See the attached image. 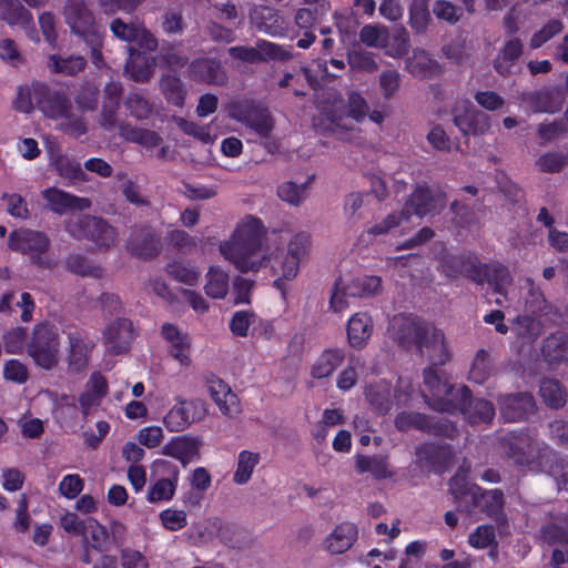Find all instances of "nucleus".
<instances>
[{
    "label": "nucleus",
    "instance_id": "4be33fe9",
    "mask_svg": "<svg viewBox=\"0 0 568 568\" xmlns=\"http://www.w3.org/2000/svg\"><path fill=\"white\" fill-rule=\"evenodd\" d=\"M252 23L262 32L272 37H283L286 33L284 20L278 12L270 7L260 6L254 8L250 14Z\"/></svg>",
    "mask_w": 568,
    "mask_h": 568
},
{
    "label": "nucleus",
    "instance_id": "20e7f679",
    "mask_svg": "<svg viewBox=\"0 0 568 568\" xmlns=\"http://www.w3.org/2000/svg\"><path fill=\"white\" fill-rule=\"evenodd\" d=\"M449 489L458 500V507L469 513L477 510L489 515L497 514L503 506V494L497 490H481L478 486H468L464 474L458 473L450 480Z\"/></svg>",
    "mask_w": 568,
    "mask_h": 568
},
{
    "label": "nucleus",
    "instance_id": "9b49d317",
    "mask_svg": "<svg viewBox=\"0 0 568 568\" xmlns=\"http://www.w3.org/2000/svg\"><path fill=\"white\" fill-rule=\"evenodd\" d=\"M229 54L234 59L248 63H256L268 59L284 61L292 57L286 48L268 41H261L256 47H231Z\"/></svg>",
    "mask_w": 568,
    "mask_h": 568
},
{
    "label": "nucleus",
    "instance_id": "e433bc0d",
    "mask_svg": "<svg viewBox=\"0 0 568 568\" xmlns=\"http://www.w3.org/2000/svg\"><path fill=\"white\" fill-rule=\"evenodd\" d=\"M479 273L493 287L494 293L507 298V286L510 284V276L505 266L499 264L483 265Z\"/></svg>",
    "mask_w": 568,
    "mask_h": 568
},
{
    "label": "nucleus",
    "instance_id": "0e129e2a",
    "mask_svg": "<svg viewBox=\"0 0 568 568\" xmlns=\"http://www.w3.org/2000/svg\"><path fill=\"white\" fill-rule=\"evenodd\" d=\"M361 366L359 358L352 357L348 365L339 373L337 377V387L342 390L351 389L358 379L357 368Z\"/></svg>",
    "mask_w": 568,
    "mask_h": 568
},
{
    "label": "nucleus",
    "instance_id": "f704fd0d",
    "mask_svg": "<svg viewBox=\"0 0 568 568\" xmlns=\"http://www.w3.org/2000/svg\"><path fill=\"white\" fill-rule=\"evenodd\" d=\"M464 407H454L448 413H453L455 410H460L470 423H488L493 419L495 415V409L493 405L485 399H476L475 402L470 400V393L467 389V397L464 402Z\"/></svg>",
    "mask_w": 568,
    "mask_h": 568
},
{
    "label": "nucleus",
    "instance_id": "1a4fd4ad",
    "mask_svg": "<svg viewBox=\"0 0 568 568\" xmlns=\"http://www.w3.org/2000/svg\"><path fill=\"white\" fill-rule=\"evenodd\" d=\"M206 415L207 405L204 400H178L163 417V424L170 432H181L193 423L201 422Z\"/></svg>",
    "mask_w": 568,
    "mask_h": 568
},
{
    "label": "nucleus",
    "instance_id": "a211bd4d",
    "mask_svg": "<svg viewBox=\"0 0 568 568\" xmlns=\"http://www.w3.org/2000/svg\"><path fill=\"white\" fill-rule=\"evenodd\" d=\"M207 390L224 416L229 418L239 416L241 413L239 398L226 383L220 378H212L207 383Z\"/></svg>",
    "mask_w": 568,
    "mask_h": 568
},
{
    "label": "nucleus",
    "instance_id": "f257e3e1",
    "mask_svg": "<svg viewBox=\"0 0 568 568\" xmlns=\"http://www.w3.org/2000/svg\"><path fill=\"white\" fill-rule=\"evenodd\" d=\"M286 241L282 231H267L264 222L252 214L242 216L234 225L229 239L219 244V252L242 273H256L270 267L274 286L286 293V283L300 272V265L307 257L311 236L300 232L291 236L286 250L281 246Z\"/></svg>",
    "mask_w": 568,
    "mask_h": 568
},
{
    "label": "nucleus",
    "instance_id": "603ef678",
    "mask_svg": "<svg viewBox=\"0 0 568 568\" xmlns=\"http://www.w3.org/2000/svg\"><path fill=\"white\" fill-rule=\"evenodd\" d=\"M539 392L545 403L550 407L558 408L566 403V393L557 381L544 379Z\"/></svg>",
    "mask_w": 568,
    "mask_h": 568
},
{
    "label": "nucleus",
    "instance_id": "9d476101",
    "mask_svg": "<svg viewBox=\"0 0 568 568\" xmlns=\"http://www.w3.org/2000/svg\"><path fill=\"white\" fill-rule=\"evenodd\" d=\"M410 385L408 382L399 379L398 390L394 395L392 388L385 381H379L371 384L366 389V398L379 412H388L396 400L400 405H405L409 397Z\"/></svg>",
    "mask_w": 568,
    "mask_h": 568
},
{
    "label": "nucleus",
    "instance_id": "09e8293b",
    "mask_svg": "<svg viewBox=\"0 0 568 568\" xmlns=\"http://www.w3.org/2000/svg\"><path fill=\"white\" fill-rule=\"evenodd\" d=\"M400 73L395 69H386L378 75V88L384 100L393 99L400 89Z\"/></svg>",
    "mask_w": 568,
    "mask_h": 568
},
{
    "label": "nucleus",
    "instance_id": "7c9ffc66",
    "mask_svg": "<svg viewBox=\"0 0 568 568\" xmlns=\"http://www.w3.org/2000/svg\"><path fill=\"white\" fill-rule=\"evenodd\" d=\"M108 385L105 378L93 373L87 384L85 390L80 395L79 403L84 416L92 407L100 405L102 398L106 395Z\"/></svg>",
    "mask_w": 568,
    "mask_h": 568
},
{
    "label": "nucleus",
    "instance_id": "680f3d73",
    "mask_svg": "<svg viewBox=\"0 0 568 568\" xmlns=\"http://www.w3.org/2000/svg\"><path fill=\"white\" fill-rule=\"evenodd\" d=\"M0 59L12 68H19L24 64V58L12 39L0 41Z\"/></svg>",
    "mask_w": 568,
    "mask_h": 568
},
{
    "label": "nucleus",
    "instance_id": "473e14b6",
    "mask_svg": "<svg viewBox=\"0 0 568 568\" xmlns=\"http://www.w3.org/2000/svg\"><path fill=\"white\" fill-rule=\"evenodd\" d=\"M405 70L419 79L429 78L440 72L438 63L423 50H414L413 55L406 61Z\"/></svg>",
    "mask_w": 568,
    "mask_h": 568
},
{
    "label": "nucleus",
    "instance_id": "79ce46f5",
    "mask_svg": "<svg viewBox=\"0 0 568 568\" xmlns=\"http://www.w3.org/2000/svg\"><path fill=\"white\" fill-rule=\"evenodd\" d=\"M542 354L549 363L568 361V336L558 333L547 337L544 342Z\"/></svg>",
    "mask_w": 568,
    "mask_h": 568
},
{
    "label": "nucleus",
    "instance_id": "6ab92c4d",
    "mask_svg": "<svg viewBox=\"0 0 568 568\" xmlns=\"http://www.w3.org/2000/svg\"><path fill=\"white\" fill-rule=\"evenodd\" d=\"M132 339V323L125 318H119L112 322L104 332L106 348L113 354L126 352Z\"/></svg>",
    "mask_w": 568,
    "mask_h": 568
},
{
    "label": "nucleus",
    "instance_id": "4d7b16f0",
    "mask_svg": "<svg viewBox=\"0 0 568 568\" xmlns=\"http://www.w3.org/2000/svg\"><path fill=\"white\" fill-rule=\"evenodd\" d=\"M161 88L168 101L176 106H182L185 98V90L180 79L175 77H164L161 80Z\"/></svg>",
    "mask_w": 568,
    "mask_h": 568
},
{
    "label": "nucleus",
    "instance_id": "412c9836",
    "mask_svg": "<svg viewBox=\"0 0 568 568\" xmlns=\"http://www.w3.org/2000/svg\"><path fill=\"white\" fill-rule=\"evenodd\" d=\"M454 123L464 134H485L490 129L489 116L473 106L465 108L464 112L456 108Z\"/></svg>",
    "mask_w": 568,
    "mask_h": 568
},
{
    "label": "nucleus",
    "instance_id": "aec40b11",
    "mask_svg": "<svg viewBox=\"0 0 568 568\" xmlns=\"http://www.w3.org/2000/svg\"><path fill=\"white\" fill-rule=\"evenodd\" d=\"M357 527L352 523H342L323 540L322 547L332 555L347 551L357 539Z\"/></svg>",
    "mask_w": 568,
    "mask_h": 568
},
{
    "label": "nucleus",
    "instance_id": "6e6d98bb",
    "mask_svg": "<svg viewBox=\"0 0 568 568\" xmlns=\"http://www.w3.org/2000/svg\"><path fill=\"white\" fill-rule=\"evenodd\" d=\"M257 321V315L252 311H237L230 321L231 332L239 337H246L250 327Z\"/></svg>",
    "mask_w": 568,
    "mask_h": 568
},
{
    "label": "nucleus",
    "instance_id": "864d4df0",
    "mask_svg": "<svg viewBox=\"0 0 568 568\" xmlns=\"http://www.w3.org/2000/svg\"><path fill=\"white\" fill-rule=\"evenodd\" d=\"M67 267L74 274L99 278L104 271L100 265L92 264L81 255H71L67 261Z\"/></svg>",
    "mask_w": 568,
    "mask_h": 568
},
{
    "label": "nucleus",
    "instance_id": "2f4dec72",
    "mask_svg": "<svg viewBox=\"0 0 568 568\" xmlns=\"http://www.w3.org/2000/svg\"><path fill=\"white\" fill-rule=\"evenodd\" d=\"M261 454L258 452L243 449L239 452L235 459V469L232 480L236 485L247 484L261 463Z\"/></svg>",
    "mask_w": 568,
    "mask_h": 568
},
{
    "label": "nucleus",
    "instance_id": "2eb2a0df",
    "mask_svg": "<svg viewBox=\"0 0 568 568\" xmlns=\"http://www.w3.org/2000/svg\"><path fill=\"white\" fill-rule=\"evenodd\" d=\"M521 104L535 113H555L560 110L564 103V95L558 89H542L535 92L521 93Z\"/></svg>",
    "mask_w": 568,
    "mask_h": 568
},
{
    "label": "nucleus",
    "instance_id": "052dcab7",
    "mask_svg": "<svg viewBox=\"0 0 568 568\" xmlns=\"http://www.w3.org/2000/svg\"><path fill=\"white\" fill-rule=\"evenodd\" d=\"M365 207V194L362 192L349 193L344 201V214L349 221H358L363 217Z\"/></svg>",
    "mask_w": 568,
    "mask_h": 568
},
{
    "label": "nucleus",
    "instance_id": "3c124183",
    "mask_svg": "<svg viewBox=\"0 0 568 568\" xmlns=\"http://www.w3.org/2000/svg\"><path fill=\"white\" fill-rule=\"evenodd\" d=\"M354 298L356 297L348 295V288L345 284V280L341 278L335 283L332 290L329 310L336 314H342L349 307L352 300Z\"/></svg>",
    "mask_w": 568,
    "mask_h": 568
},
{
    "label": "nucleus",
    "instance_id": "72a5a7b5",
    "mask_svg": "<svg viewBox=\"0 0 568 568\" xmlns=\"http://www.w3.org/2000/svg\"><path fill=\"white\" fill-rule=\"evenodd\" d=\"M230 290V275L220 266H211L205 274V294L214 300H223Z\"/></svg>",
    "mask_w": 568,
    "mask_h": 568
},
{
    "label": "nucleus",
    "instance_id": "423d86ee",
    "mask_svg": "<svg viewBox=\"0 0 568 568\" xmlns=\"http://www.w3.org/2000/svg\"><path fill=\"white\" fill-rule=\"evenodd\" d=\"M424 386L423 396L435 410L449 412L454 407H464L467 387L449 385L436 369L428 367L424 371Z\"/></svg>",
    "mask_w": 568,
    "mask_h": 568
},
{
    "label": "nucleus",
    "instance_id": "5fc2aeb1",
    "mask_svg": "<svg viewBox=\"0 0 568 568\" xmlns=\"http://www.w3.org/2000/svg\"><path fill=\"white\" fill-rule=\"evenodd\" d=\"M41 111L50 118H59L64 115L67 111V100L59 92L48 93L43 99L38 101Z\"/></svg>",
    "mask_w": 568,
    "mask_h": 568
},
{
    "label": "nucleus",
    "instance_id": "6e6552de",
    "mask_svg": "<svg viewBox=\"0 0 568 568\" xmlns=\"http://www.w3.org/2000/svg\"><path fill=\"white\" fill-rule=\"evenodd\" d=\"M229 115L254 130L260 136L266 138L273 130L274 123L270 112L248 100H239L229 104Z\"/></svg>",
    "mask_w": 568,
    "mask_h": 568
},
{
    "label": "nucleus",
    "instance_id": "774afa93",
    "mask_svg": "<svg viewBox=\"0 0 568 568\" xmlns=\"http://www.w3.org/2000/svg\"><path fill=\"white\" fill-rule=\"evenodd\" d=\"M83 479L77 474L65 475L59 484L60 494L68 498H75L83 489Z\"/></svg>",
    "mask_w": 568,
    "mask_h": 568
},
{
    "label": "nucleus",
    "instance_id": "5701e85b",
    "mask_svg": "<svg viewBox=\"0 0 568 568\" xmlns=\"http://www.w3.org/2000/svg\"><path fill=\"white\" fill-rule=\"evenodd\" d=\"M161 453L178 459L183 466H186L199 457L200 444L194 438L178 436L168 442L162 447Z\"/></svg>",
    "mask_w": 568,
    "mask_h": 568
},
{
    "label": "nucleus",
    "instance_id": "8fccbe9b",
    "mask_svg": "<svg viewBox=\"0 0 568 568\" xmlns=\"http://www.w3.org/2000/svg\"><path fill=\"white\" fill-rule=\"evenodd\" d=\"M308 183L296 184L284 182L278 186L277 194L281 200L291 205H300L307 197Z\"/></svg>",
    "mask_w": 568,
    "mask_h": 568
},
{
    "label": "nucleus",
    "instance_id": "de8ad7c7",
    "mask_svg": "<svg viewBox=\"0 0 568 568\" xmlns=\"http://www.w3.org/2000/svg\"><path fill=\"white\" fill-rule=\"evenodd\" d=\"M388 38V30L383 26L367 24L359 33L361 41L367 47L373 48H387Z\"/></svg>",
    "mask_w": 568,
    "mask_h": 568
},
{
    "label": "nucleus",
    "instance_id": "ddd939ff",
    "mask_svg": "<svg viewBox=\"0 0 568 568\" xmlns=\"http://www.w3.org/2000/svg\"><path fill=\"white\" fill-rule=\"evenodd\" d=\"M60 358L59 329L54 325L38 327V367L53 368Z\"/></svg>",
    "mask_w": 568,
    "mask_h": 568
},
{
    "label": "nucleus",
    "instance_id": "0eeeda50",
    "mask_svg": "<svg viewBox=\"0 0 568 568\" xmlns=\"http://www.w3.org/2000/svg\"><path fill=\"white\" fill-rule=\"evenodd\" d=\"M65 230L74 239H87L94 242L99 247H110L115 243L113 227L100 217L73 216L68 221Z\"/></svg>",
    "mask_w": 568,
    "mask_h": 568
},
{
    "label": "nucleus",
    "instance_id": "c85d7f7f",
    "mask_svg": "<svg viewBox=\"0 0 568 568\" xmlns=\"http://www.w3.org/2000/svg\"><path fill=\"white\" fill-rule=\"evenodd\" d=\"M194 80L204 81L210 84H222L226 80L224 70L219 61L214 59L194 60L189 69Z\"/></svg>",
    "mask_w": 568,
    "mask_h": 568
},
{
    "label": "nucleus",
    "instance_id": "a19ab883",
    "mask_svg": "<svg viewBox=\"0 0 568 568\" xmlns=\"http://www.w3.org/2000/svg\"><path fill=\"white\" fill-rule=\"evenodd\" d=\"M84 541L98 550L104 551L109 548L110 536L106 528L98 523L94 518H87L83 532L81 534Z\"/></svg>",
    "mask_w": 568,
    "mask_h": 568
},
{
    "label": "nucleus",
    "instance_id": "4c0bfd02",
    "mask_svg": "<svg viewBox=\"0 0 568 568\" xmlns=\"http://www.w3.org/2000/svg\"><path fill=\"white\" fill-rule=\"evenodd\" d=\"M8 246L11 251L21 253L36 261V231L19 229L9 234Z\"/></svg>",
    "mask_w": 568,
    "mask_h": 568
},
{
    "label": "nucleus",
    "instance_id": "c03bdc74",
    "mask_svg": "<svg viewBox=\"0 0 568 568\" xmlns=\"http://www.w3.org/2000/svg\"><path fill=\"white\" fill-rule=\"evenodd\" d=\"M355 459V467L359 474L369 473L377 478L389 476L386 458L383 456L357 455Z\"/></svg>",
    "mask_w": 568,
    "mask_h": 568
},
{
    "label": "nucleus",
    "instance_id": "cd10ccee",
    "mask_svg": "<svg viewBox=\"0 0 568 568\" xmlns=\"http://www.w3.org/2000/svg\"><path fill=\"white\" fill-rule=\"evenodd\" d=\"M412 217L413 215L408 209V204H404L399 211H393L382 221L375 223L368 230V233L373 235H385L395 230H399L400 233H404L409 229Z\"/></svg>",
    "mask_w": 568,
    "mask_h": 568
},
{
    "label": "nucleus",
    "instance_id": "58836bf2",
    "mask_svg": "<svg viewBox=\"0 0 568 568\" xmlns=\"http://www.w3.org/2000/svg\"><path fill=\"white\" fill-rule=\"evenodd\" d=\"M93 347L92 341L82 337H70L69 371L72 373L82 372L88 365V355Z\"/></svg>",
    "mask_w": 568,
    "mask_h": 568
},
{
    "label": "nucleus",
    "instance_id": "393cba45",
    "mask_svg": "<svg viewBox=\"0 0 568 568\" xmlns=\"http://www.w3.org/2000/svg\"><path fill=\"white\" fill-rule=\"evenodd\" d=\"M43 196L49 207L57 213H65L70 210L84 211L91 206L89 199L78 197L58 189L44 191Z\"/></svg>",
    "mask_w": 568,
    "mask_h": 568
},
{
    "label": "nucleus",
    "instance_id": "f3484780",
    "mask_svg": "<svg viewBox=\"0 0 568 568\" xmlns=\"http://www.w3.org/2000/svg\"><path fill=\"white\" fill-rule=\"evenodd\" d=\"M405 204H408L413 216L422 217L442 210L445 206V199L440 191L432 192L427 187L418 186Z\"/></svg>",
    "mask_w": 568,
    "mask_h": 568
},
{
    "label": "nucleus",
    "instance_id": "7ed1b4c3",
    "mask_svg": "<svg viewBox=\"0 0 568 568\" xmlns=\"http://www.w3.org/2000/svg\"><path fill=\"white\" fill-rule=\"evenodd\" d=\"M317 110L323 119L315 120L314 124L324 130L336 131L351 129L348 119L361 123L368 114V103L358 92L348 93L347 103L336 91H327L317 99Z\"/></svg>",
    "mask_w": 568,
    "mask_h": 568
},
{
    "label": "nucleus",
    "instance_id": "39448f33",
    "mask_svg": "<svg viewBox=\"0 0 568 568\" xmlns=\"http://www.w3.org/2000/svg\"><path fill=\"white\" fill-rule=\"evenodd\" d=\"M64 16L72 32L91 44L92 59L94 63L99 64L102 59L99 48L102 43L103 32L101 27L95 23L91 10L83 0H69L65 6Z\"/></svg>",
    "mask_w": 568,
    "mask_h": 568
},
{
    "label": "nucleus",
    "instance_id": "49530a36",
    "mask_svg": "<svg viewBox=\"0 0 568 568\" xmlns=\"http://www.w3.org/2000/svg\"><path fill=\"white\" fill-rule=\"evenodd\" d=\"M493 373V365L489 354L485 349L477 351L470 371L469 378L475 383H484Z\"/></svg>",
    "mask_w": 568,
    "mask_h": 568
},
{
    "label": "nucleus",
    "instance_id": "37998d69",
    "mask_svg": "<svg viewBox=\"0 0 568 568\" xmlns=\"http://www.w3.org/2000/svg\"><path fill=\"white\" fill-rule=\"evenodd\" d=\"M348 288V295L357 297H368L377 294L381 290V278L377 276H358L345 280Z\"/></svg>",
    "mask_w": 568,
    "mask_h": 568
},
{
    "label": "nucleus",
    "instance_id": "bf43d9fd",
    "mask_svg": "<svg viewBox=\"0 0 568 568\" xmlns=\"http://www.w3.org/2000/svg\"><path fill=\"white\" fill-rule=\"evenodd\" d=\"M84 67L85 62L81 57H70L64 60H60L54 55L50 58V68L52 72L73 75L82 71Z\"/></svg>",
    "mask_w": 568,
    "mask_h": 568
},
{
    "label": "nucleus",
    "instance_id": "338daca9",
    "mask_svg": "<svg viewBox=\"0 0 568 568\" xmlns=\"http://www.w3.org/2000/svg\"><path fill=\"white\" fill-rule=\"evenodd\" d=\"M160 519L162 525L171 530L176 531L186 526V514L184 510H178V509H165L161 511Z\"/></svg>",
    "mask_w": 568,
    "mask_h": 568
},
{
    "label": "nucleus",
    "instance_id": "13d9d810",
    "mask_svg": "<svg viewBox=\"0 0 568 568\" xmlns=\"http://www.w3.org/2000/svg\"><path fill=\"white\" fill-rule=\"evenodd\" d=\"M168 274L175 281L193 286L199 282L200 273L192 266L172 263L166 266Z\"/></svg>",
    "mask_w": 568,
    "mask_h": 568
},
{
    "label": "nucleus",
    "instance_id": "c9c22d12",
    "mask_svg": "<svg viewBox=\"0 0 568 568\" xmlns=\"http://www.w3.org/2000/svg\"><path fill=\"white\" fill-rule=\"evenodd\" d=\"M128 52L129 60L125 65L128 77L135 82L148 81L153 71L154 59L151 62L145 55L132 48H128Z\"/></svg>",
    "mask_w": 568,
    "mask_h": 568
},
{
    "label": "nucleus",
    "instance_id": "a878e982",
    "mask_svg": "<svg viewBox=\"0 0 568 568\" xmlns=\"http://www.w3.org/2000/svg\"><path fill=\"white\" fill-rule=\"evenodd\" d=\"M373 334V321L367 313L354 314L347 323V339L352 347L363 348Z\"/></svg>",
    "mask_w": 568,
    "mask_h": 568
},
{
    "label": "nucleus",
    "instance_id": "c756f323",
    "mask_svg": "<svg viewBox=\"0 0 568 568\" xmlns=\"http://www.w3.org/2000/svg\"><path fill=\"white\" fill-rule=\"evenodd\" d=\"M28 341V331L24 327H14L3 334L4 351L8 354H20L27 347L28 355L36 361V328Z\"/></svg>",
    "mask_w": 568,
    "mask_h": 568
},
{
    "label": "nucleus",
    "instance_id": "f8f14e48",
    "mask_svg": "<svg viewBox=\"0 0 568 568\" xmlns=\"http://www.w3.org/2000/svg\"><path fill=\"white\" fill-rule=\"evenodd\" d=\"M161 336L168 345L170 356L181 366L189 367L192 363V341L189 334L172 323H164L161 326Z\"/></svg>",
    "mask_w": 568,
    "mask_h": 568
},
{
    "label": "nucleus",
    "instance_id": "f03ea898",
    "mask_svg": "<svg viewBox=\"0 0 568 568\" xmlns=\"http://www.w3.org/2000/svg\"><path fill=\"white\" fill-rule=\"evenodd\" d=\"M392 336L405 347L416 346L419 354L433 365H444L449 359L444 333L430 325H423L407 316L394 317Z\"/></svg>",
    "mask_w": 568,
    "mask_h": 568
},
{
    "label": "nucleus",
    "instance_id": "a18cd8bd",
    "mask_svg": "<svg viewBox=\"0 0 568 568\" xmlns=\"http://www.w3.org/2000/svg\"><path fill=\"white\" fill-rule=\"evenodd\" d=\"M174 123L183 133L193 136L204 144L213 143L216 138L211 133L210 125H201L180 116L174 118Z\"/></svg>",
    "mask_w": 568,
    "mask_h": 568
},
{
    "label": "nucleus",
    "instance_id": "ea45409f",
    "mask_svg": "<svg viewBox=\"0 0 568 568\" xmlns=\"http://www.w3.org/2000/svg\"><path fill=\"white\" fill-rule=\"evenodd\" d=\"M521 53L523 42L516 38L508 40L495 60L496 71L499 74H508Z\"/></svg>",
    "mask_w": 568,
    "mask_h": 568
},
{
    "label": "nucleus",
    "instance_id": "4468645a",
    "mask_svg": "<svg viewBox=\"0 0 568 568\" xmlns=\"http://www.w3.org/2000/svg\"><path fill=\"white\" fill-rule=\"evenodd\" d=\"M22 2L36 8V0H0V18L9 26L20 27L33 39L32 13Z\"/></svg>",
    "mask_w": 568,
    "mask_h": 568
},
{
    "label": "nucleus",
    "instance_id": "dca6fc26",
    "mask_svg": "<svg viewBox=\"0 0 568 568\" xmlns=\"http://www.w3.org/2000/svg\"><path fill=\"white\" fill-rule=\"evenodd\" d=\"M154 467H162L170 470L169 478L158 479L151 484L146 491V499L150 503H164L173 498L179 480V469L165 459H156Z\"/></svg>",
    "mask_w": 568,
    "mask_h": 568
},
{
    "label": "nucleus",
    "instance_id": "69168bd1",
    "mask_svg": "<svg viewBox=\"0 0 568 568\" xmlns=\"http://www.w3.org/2000/svg\"><path fill=\"white\" fill-rule=\"evenodd\" d=\"M136 439L140 445L151 449L162 444L164 433L160 426H148L138 432Z\"/></svg>",
    "mask_w": 568,
    "mask_h": 568
},
{
    "label": "nucleus",
    "instance_id": "b1692460",
    "mask_svg": "<svg viewBox=\"0 0 568 568\" xmlns=\"http://www.w3.org/2000/svg\"><path fill=\"white\" fill-rule=\"evenodd\" d=\"M499 405L500 414L509 422L525 418L527 415L531 414L535 408L534 398L527 393L504 396Z\"/></svg>",
    "mask_w": 568,
    "mask_h": 568
},
{
    "label": "nucleus",
    "instance_id": "bb28decb",
    "mask_svg": "<svg viewBox=\"0 0 568 568\" xmlns=\"http://www.w3.org/2000/svg\"><path fill=\"white\" fill-rule=\"evenodd\" d=\"M344 359L345 351L343 348L324 349L313 362L310 374L316 379L326 378L336 371Z\"/></svg>",
    "mask_w": 568,
    "mask_h": 568
},
{
    "label": "nucleus",
    "instance_id": "e2e57ef3",
    "mask_svg": "<svg viewBox=\"0 0 568 568\" xmlns=\"http://www.w3.org/2000/svg\"><path fill=\"white\" fill-rule=\"evenodd\" d=\"M1 201L7 203V212L17 219H27L29 210L26 200L18 193H3Z\"/></svg>",
    "mask_w": 568,
    "mask_h": 568
}]
</instances>
